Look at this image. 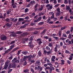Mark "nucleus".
<instances>
[{"instance_id": "obj_4", "label": "nucleus", "mask_w": 73, "mask_h": 73, "mask_svg": "<svg viewBox=\"0 0 73 73\" xmlns=\"http://www.w3.org/2000/svg\"><path fill=\"white\" fill-rule=\"evenodd\" d=\"M36 41L37 42H38L39 45H40L41 44H42V41L41 40V38H40L37 39L36 40Z\"/></svg>"}, {"instance_id": "obj_60", "label": "nucleus", "mask_w": 73, "mask_h": 73, "mask_svg": "<svg viewBox=\"0 0 73 73\" xmlns=\"http://www.w3.org/2000/svg\"><path fill=\"white\" fill-rule=\"evenodd\" d=\"M46 49H47L48 50H50V48L48 47V46H46Z\"/></svg>"}, {"instance_id": "obj_51", "label": "nucleus", "mask_w": 73, "mask_h": 73, "mask_svg": "<svg viewBox=\"0 0 73 73\" xmlns=\"http://www.w3.org/2000/svg\"><path fill=\"white\" fill-rule=\"evenodd\" d=\"M12 70H13V69H9V70L8 73H11V72Z\"/></svg>"}, {"instance_id": "obj_38", "label": "nucleus", "mask_w": 73, "mask_h": 73, "mask_svg": "<svg viewBox=\"0 0 73 73\" xmlns=\"http://www.w3.org/2000/svg\"><path fill=\"white\" fill-rule=\"evenodd\" d=\"M48 41H49V42H51V41H52V38L50 37L48 38Z\"/></svg>"}, {"instance_id": "obj_12", "label": "nucleus", "mask_w": 73, "mask_h": 73, "mask_svg": "<svg viewBox=\"0 0 73 73\" xmlns=\"http://www.w3.org/2000/svg\"><path fill=\"white\" fill-rule=\"evenodd\" d=\"M28 52L27 51H25L22 52V53L25 55H27Z\"/></svg>"}, {"instance_id": "obj_7", "label": "nucleus", "mask_w": 73, "mask_h": 73, "mask_svg": "<svg viewBox=\"0 0 73 73\" xmlns=\"http://www.w3.org/2000/svg\"><path fill=\"white\" fill-rule=\"evenodd\" d=\"M16 68V64L15 63H13L12 64H11V68Z\"/></svg>"}, {"instance_id": "obj_34", "label": "nucleus", "mask_w": 73, "mask_h": 73, "mask_svg": "<svg viewBox=\"0 0 73 73\" xmlns=\"http://www.w3.org/2000/svg\"><path fill=\"white\" fill-rule=\"evenodd\" d=\"M23 58L24 59V60L25 61V60H27V58H28V57L27 56H24Z\"/></svg>"}, {"instance_id": "obj_55", "label": "nucleus", "mask_w": 73, "mask_h": 73, "mask_svg": "<svg viewBox=\"0 0 73 73\" xmlns=\"http://www.w3.org/2000/svg\"><path fill=\"white\" fill-rule=\"evenodd\" d=\"M66 38H60V40H66Z\"/></svg>"}, {"instance_id": "obj_10", "label": "nucleus", "mask_w": 73, "mask_h": 73, "mask_svg": "<svg viewBox=\"0 0 73 73\" xmlns=\"http://www.w3.org/2000/svg\"><path fill=\"white\" fill-rule=\"evenodd\" d=\"M46 32V29H44L43 31L41 33L40 35H44V34H45V33Z\"/></svg>"}, {"instance_id": "obj_46", "label": "nucleus", "mask_w": 73, "mask_h": 73, "mask_svg": "<svg viewBox=\"0 0 73 73\" xmlns=\"http://www.w3.org/2000/svg\"><path fill=\"white\" fill-rule=\"evenodd\" d=\"M44 24L43 22H40L38 23V25H42V24Z\"/></svg>"}, {"instance_id": "obj_58", "label": "nucleus", "mask_w": 73, "mask_h": 73, "mask_svg": "<svg viewBox=\"0 0 73 73\" xmlns=\"http://www.w3.org/2000/svg\"><path fill=\"white\" fill-rule=\"evenodd\" d=\"M31 72H32V73H35V71L33 68H31Z\"/></svg>"}, {"instance_id": "obj_27", "label": "nucleus", "mask_w": 73, "mask_h": 73, "mask_svg": "<svg viewBox=\"0 0 73 73\" xmlns=\"http://www.w3.org/2000/svg\"><path fill=\"white\" fill-rule=\"evenodd\" d=\"M11 12V10L10 9H9L7 11V15H9L10 13Z\"/></svg>"}, {"instance_id": "obj_6", "label": "nucleus", "mask_w": 73, "mask_h": 73, "mask_svg": "<svg viewBox=\"0 0 73 73\" xmlns=\"http://www.w3.org/2000/svg\"><path fill=\"white\" fill-rule=\"evenodd\" d=\"M6 27L7 28H9L11 26V24H9L8 23H7L6 24Z\"/></svg>"}, {"instance_id": "obj_49", "label": "nucleus", "mask_w": 73, "mask_h": 73, "mask_svg": "<svg viewBox=\"0 0 73 73\" xmlns=\"http://www.w3.org/2000/svg\"><path fill=\"white\" fill-rule=\"evenodd\" d=\"M47 65L48 66H53V64L51 63H47Z\"/></svg>"}, {"instance_id": "obj_54", "label": "nucleus", "mask_w": 73, "mask_h": 73, "mask_svg": "<svg viewBox=\"0 0 73 73\" xmlns=\"http://www.w3.org/2000/svg\"><path fill=\"white\" fill-rule=\"evenodd\" d=\"M19 62H20V60H16L14 62L15 63H19Z\"/></svg>"}, {"instance_id": "obj_29", "label": "nucleus", "mask_w": 73, "mask_h": 73, "mask_svg": "<svg viewBox=\"0 0 73 73\" xmlns=\"http://www.w3.org/2000/svg\"><path fill=\"white\" fill-rule=\"evenodd\" d=\"M4 17L3 16V14L0 13V19H4Z\"/></svg>"}, {"instance_id": "obj_18", "label": "nucleus", "mask_w": 73, "mask_h": 73, "mask_svg": "<svg viewBox=\"0 0 73 73\" xmlns=\"http://www.w3.org/2000/svg\"><path fill=\"white\" fill-rule=\"evenodd\" d=\"M11 68H12V64H10L7 68V70H9V69Z\"/></svg>"}, {"instance_id": "obj_45", "label": "nucleus", "mask_w": 73, "mask_h": 73, "mask_svg": "<svg viewBox=\"0 0 73 73\" xmlns=\"http://www.w3.org/2000/svg\"><path fill=\"white\" fill-rule=\"evenodd\" d=\"M36 56V54H33V55H32L31 58H35Z\"/></svg>"}, {"instance_id": "obj_25", "label": "nucleus", "mask_w": 73, "mask_h": 73, "mask_svg": "<svg viewBox=\"0 0 73 73\" xmlns=\"http://www.w3.org/2000/svg\"><path fill=\"white\" fill-rule=\"evenodd\" d=\"M49 70H51V71H52V70H54V68L53 66H50V67Z\"/></svg>"}, {"instance_id": "obj_11", "label": "nucleus", "mask_w": 73, "mask_h": 73, "mask_svg": "<svg viewBox=\"0 0 73 73\" xmlns=\"http://www.w3.org/2000/svg\"><path fill=\"white\" fill-rule=\"evenodd\" d=\"M33 38H34V36L33 35H32L31 37H30L29 41H33Z\"/></svg>"}, {"instance_id": "obj_24", "label": "nucleus", "mask_w": 73, "mask_h": 73, "mask_svg": "<svg viewBox=\"0 0 73 73\" xmlns=\"http://www.w3.org/2000/svg\"><path fill=\"white\" fill-rule=\"evenodd\" d=\"M29 9L28 8H26L25 9V13H27V12H29Z\"/></svg>"}, {"instance_id": "obj_39", "label": "nucleus", "mask_w": 73, "mask_h": 73, "mask_svg": "<svg viewBox=\"0 0 73 73\" xmlns=\"http://www.w3.org/2000/svg\"><path fill=\"white\" fill-rule=\"evenodd\" d=\"M38 33V31H35L33 32V34L36 35V34H37Z\"/></svg>"}, {"instance_id": "obj_52", "label": "nucleus", "mask_w": 73, "mask_h": 73, "mask_svg": "<svg viewBox=\"0 0 73 73\" xmlns=\"http://www.w3.org/2000/svg\"><path fill=\"white\" fill-rule=\"evenodd\" d=\"M30 3L31 4V5H32V4H33L35 3V1H31Z\"/></svg>"}, {"instance_id": "obj_16", "label": "nucleus", "mask_w": 73, "mask_h": 73, "mask_svg": "<svg viewBox=\"0 0 73 73\" xmlns=\"http://www.w3.org/2000/svg\"><path fill=\"white\" fill-rule=\"evenodd\" d=\"M36 64H37L38 66H40V64H41V63H40V61L37 60L36 61Z\"/></svg>"}, {"instance_id": "obj_33", "label": "nucleus", "mask_w": 73, "mask_h": 73, "mask_svg": "<svg viewBox=\"0 0 73 73\" xmlns=\"http://www.w3.org/2000/svg\"><path fill=\"white\" fill-rule=\"evenodd\" d=\"M29 46L30 48H33L34 47V45H33V44H32L31 45H30Z\"/></svg>"}, {"instance_id": "obj_35", "label": "nucleus", "mask_w": 73, "mask_h": 73, "mask_svg": "<svg viewBox=\"0 0 73 73\" xmlns=\"http://www.w3.org/2000/svg\"><path fill=\"white\" fill-rule=\"evenodd\" d=\"M22 50H20L18 51V52L17 53L18 55H19V54H20V53H21V52Z\"/></svg>"}, {"instance_id": "obj_3", "label": "nucleus", "mask_w": 73, "mask_h": 73, "mask_svg": "<svg viewBox=\"0 0 73 73\" xmlns=\"http://www.w3.org/2000/svg\"><path fill=\"white\" fill-rule=\"evenodd\" d=\"M42 19V17H40L38 18L37 20H34V23H37V22H38V21H41Z\"/></svg>"}, {"instance_id": "obj_30", "label": "nucleus", "mask_w": 73, "mask_h": 73, "mask_svg": "<svg viewBox=\"0 0 73 73\" xmlns=\"http://www.w3.org/2000/svg\"><path fill=\"white\" fill-rule=\"evenodd\" d=\"M8 65H7V64H5L4 66V68H5V70H7V68H8Z\"/></svg>"}, {"instance_id": "obj_62", "label": "nucleus", "mask_w": 73, "mask_h": 73, "mask_svg": "<svg viewBox=\"0 0 73 73\" xmlns=\"http://www.w3.org/2000/svg\"><path fill=\"white\" fill-rule=\"evenodd\" d=\"M63 37H67V35L66 34H63L62 35Z\"/></svg>"}, {"instance_id": "obj_21", "label": "nucleus", "mask_w": 73, "mask_h": 73, "mask_svg": "<svg viewBox=\"0 0 73 73\" xmlns=\"http://www.w3.org/2000/svg\"><path fill=\"white\" fill-rule=\"evenodd\" d=\"M18 49H19L18 48H15L11 52H13V53L14 52H15V51H16V50H17Z\"/></svg>"}, {"instance_id": "obj_42", "label": "nucleus", "mask_w": 73, "mask_h": 73, "mask_svg": "<svg viewBox=\"0 0 73 73\" xmlns=\"http://www.w3.org/2000/svg\"><path fill=\"white\" fill-rule=\"evenodd\" d=\"M38 9L40 11H42V10H43V7H41L38 8Z\"/></svg>"}, {"instance_id": "obj_59", "label": "nucleus", "mask_w": 73, "mask_h": 73, "mask_svg": "<svg viewBox=\"0 0 73 73\" xmlns=\"http://www.w3.org/2000/svg\"><path fill=\"white\" fill-rule=\"evenodd\" d=\"M64 4H68V0H64Z\"/></svg>"}, {"instance_id": "obj_41", "label": "nucleus", "mask_w": 73, "mask_h": 73, "mask_svg": "<svg viewBox=\"0 0 73 73\" xmlns=\"http://www.w3.org/2000/svg\"><path fill=\"white\" fill-rule=\"evenodd\" d=\"M11 3H12L11 5H13L15 4V1L14 0H11Z\"/></svg>"}, {"instance_id": "obj_50", "label": "nucleus", "mask_w": 73, "mask_h": 73, "mask_svg": "<svg viewBox=\"0 0 73 73\" xmlns=\"http://www.w3.org/2000/svg\"><path fill=\"white\" fill-rule=\"evenodd\" d=\"M5 20L6 21H7V23L9 22V19L8 18H7L6 19H5Z\"/></svg>"}, {"instance_id": "obj_23", "label": "nucleus", "mask_w": 73, "mask_h": 73, "mask_svg": "<svg viewBox=\"0 0 73 73\" xmlns=\"http://www.w3.org/2000/svg\"><path fill=\"white\" fill-rule=\"evenodd\" d=\"M67 28V26H64L63 27L61 28V31H63V30L65 29H66V28Z\"/></svg>"}, {"instance_id": "obj_15", "label": "nucleus", "mask_w": 73, "mask_h": 73, "mask_svg": "<svg viewBox=\"0 0 73 73\" xmlns=\"http://www.w3.org/2000/svg\"><path fill=\"white\" fill-rule=\"evenodd\" d=\"M24 20V18H19L18 19V21H19V22L20 21H23Z\"/></svg>"}, {"instance_id": "obj_26", "label": "nucleus", "mask_w": 73, "mask_h": 73, "mask_svg": "<svg viewBox=\"0 0 73 73\" xmlns=\"http://www.w3.org/2000/svg\"><path fill=\"white\" fill-rule=\"evenodd\" d=\"M61 31H59V33H58V35H59V37H61Z\"/></svg>"}, {"instance_id": "obj_8", "label": "nucleus", "mask_w": 73, "mask_h": 73, "mask_svg": "<svg viewBox=\"0 0 73 73\" xmlns=\"http://www.w3.org/2000/svg\"><path fill=\"white\" fill-rule=\"evenodd\" d=\"M15 46V44H13L11 45V46H9V49L10 50H11L12 49H13Z\"/></svg>"}, {"instance_id": "obj_63", "label": "nucleus", "mask_w": 73, "mask_h": 73, "mask_svg": "<svg viewBox=\"0 0 73 73\" xmlns=\"http://www.w3.org/2000/svg\"><path fill=\"white\" fill-rule=\"evenodd\" d=\"M54 51L55 52H57V48L55 47L54 48Z\"/></svg>"}, {"instance_id": "obj_28", "label": "nucleus", "mask_w": 73, "mask_h": 73, "mask_svg": "<svg viewBox=\"0 0 73 73\" xmlns=\"http://www.w3.org/2000/svg\"><path fill=\"white\" fill-rule=\"evenodd\" d=\"M60 12H57L56 13V16L58 17V16H59L60 15Z\"/></svg>"}, {"instance_id": "obj_9", "label": "nucleus", "mask_w": 73, "mask_h": 73, "mask_svg": "<svg viewBox=\"0 0 73 73\" xmlns=\"http://www.w3.org/2000/svg\"><path fill=\"white\" fill-rule=\"evenodd\" d=\"M10 51H11V50L9 49L8 50L5 51V53H3V54L5 55V54H8Z\"/></svg>"}, {"instance_id": "obj_57", "label": "nucleus", "mask_w": 73, "mask_h": 73, "mask_svg": "<svg viewBox=\"0 0 73 73\" xmlns=\"http://www.w3.org/2000/svg\"><path fill=\"white\" fill-rule=\"evenodd\" d=\"M68 38H70V39H71L72 38V35L70 34L69 35V36L68 37Z\"/></svg>"}, {"instance_id": "obj_32", "label": "nucleus", "mask_w": 73, "mask_h": 73, "mask_svg": "<svg viewBox=\"0 0 73 73\" xmlns=\"http://www.w3.org/2000/svg\"><path fill=\"white\" fill-rule=\"evenodd\" d=\"M22 33V32L20 31H17L16 32V34L19 35V34H21Z\"/></svg>"}, {"instance_id": "obj_22", "label": "nucleus", "mask_w": 73, "mask_h": 73, "mask_svg": "<svg viewBox=\"0 0 73 73\" xmlns=\"http://www.w3.org/2000/svg\"><path fill=\"white\" fill-rule=\"evenodd\" d=\"M38 56L39 57H41L42 55V54L41 53V52L40 51H39L38 52Z\"/></svg>"}, {"instance_id": "obj_5", "label": "nucleus", "mask_w": 73, "mask_h": 73, "mask_svg": "<svg viewBox=\"0 0 73 73\" xmlns=\"http://www.w3.org/2000/svg\"><path fill=\"white\" fill-rule=\"evenodd\" d=\"M12 34L11 35V36L12 37H16L17 36V35H16V33H15V32L13 31L11 32Z\"/></svg>"}, {"instance_id": "obj_20", "label": "nucleus", "mask_w": 73, "mask_h": 73, "mask_svg": "<svg viewBox=\"0 0 73 73\" xmlns=\"http://www.w3.org/2000/svg\"><path fill=\"white\" fill-rule=\"evenodd\" d=\"M28 35V33H24L22 34V36H25Z\"/></svg>"}, {"instance_id": "obj_64", "label": "nucleus", "mask_w": 73, "mask_h": 73, "mask_svg": "<svg viewBox=\"0 0 73 73\" xmlns=\"http://www.w3.org/2000/svg\"><path fill=\"white\" fill-rule=\"evenodd\" d=\"M15 43V40H13L10 43V44H14Z\"/></svg>"}, {"instance_id": "obj_13", "label": "nucleus", "mask_w": 73, "mask_h": 73, "mask_svg": "<svg viewBox=\"0 0 73 73\" xmlns=\"http://www.w3.org/2000/svg\"><path fill=\"white\" fill-rule=\"evenodd\" d=\"M27 58L29 61L31 60V58H32V55H30L29 56H27Z\"/></svg>"}, {"instance_id": "obj_31", "label": "nucleus", "mask_w": 73, "mask_h": 73, "mask_svg": "<svg viewBox=\"0 0 73 73\" xmlns=\"http://www.w3.org/2000/svg\"><path fill=\"white\" fill-rule=\"evenodd\" d=\"M48 46L50 48H52L53 46V45H52V44L50 42L48 44Z\"/></svg>"}, {"instance_id": "obj_19", "label": "nucleus", "mask_w": 73, "mask_h": 73, "mask_svg": "<svg viewBox=\"0 0 73 73\" xmlns=\"http://www.w3.org/2000/svg\"><path fill=\"white\" fill-rule=\"evenodd\" d=\"M28 25V24H25L24 26H22L20 27V28L23 29V28H24L26 27V26Z\"/></svg>"}, {"instance_id": "obj_1", "label": "nucleus", "mask_w": 73, "mask_h": 73, "mask_svg": "<svg viewBox=\"0 0 73 73\" xmlns=\"http://www.w3.org/2000/svg\"><path fill=\"white\" fill-rule=\"evenodd\" d=\"M1 40H2V41H5V40H7V36L4 35H1Z\"/></svg>"}, {"instance_id": "obj_2", "label": "nucleus", "mask_w": 73, "mask_h": 73, "mask_svg": "<svg viewBox=\"0 0 73 73\" xmlns=\"http://www.w3.org/2000/svg\"><path fill=\"white\" fill-rule=\"evenodd\" d=\"M46 8H47L48 10L52 9L53 8V5H50V4H48L46 5Z\"/></svg>"}, {"instance_id": "obj_61", "label": "nucleus", "mask_w": 73, "mask_h": 73, "mask_svg": "<svg viewBox=\"0 0 73 73\" xmlns=\"http://www.w3.org/2000/svg\"><path fill=\"white\" fill-rule=\"evenodd\" d=\"M53 38H54L55 40H58V38H59L56 36H53Z\"/></svg>"}, {"instance_id": "obj_40", "label": "nucleus", "mask_w": 73, "mask_h": 73, "mask_svg": "<svg viewBox=\"0 0 73 73\" xmlns=\"http://www.w3.org/2000/svg\"><path fill=\"white\" fill-rule=\"evenodd\" d=\"M31 6V4L30 3L26 5V7H27V8H29V7H30Z\"/></svg>"}, {"instance_id": "obj_37", "label": "nucleus", "mask_w": 73, "mask_h": 73, "mask_svg": "<svg viewBox=\"0 0 73 73\" xmlns=\"http://www.w3.org/2000/svg\"><path fill=\"white\" fill-rule=\"evenodd\" d=\"M70 7L67 6H66V10H69L70 9Z\"/></svg>"}, {"instance_id": "obj_17", "label": "nucleus", "mask_w": 73, "mask_h": 73, "mask_svg": "<svg viewBox=\"0 0 73 73\" xmlns=\"http://www.w3.org/2000/svg\"><path fill=\"white\" fill-rule=\"evenodd\" d=\"M66 42H68L69 44H72V41L69 40V39H67L66 40Z\"/></svg>"}, {"instance_id": "obj_53", "label": "nucleus", "mask_w": 73, "mask_h": 73, "mask_svg": "<svg viewBox=\"0 0 73 73\" xmlns=\"http://www.w3.org/2000/svg\"><path fill=\"white\" fill-rule=\"evenodd\" d=\"M16 60H17V58H14V59L12 60V62H14L15 61H16Z\"/></svg>"}, {"instance_id": "obj_44", "label": "nucleus", "mask_w": 73, "mask_h": 73, "mask_svg": "<svg viewBox=\"0 0 73 73\" xmlns=\"http://www.w3.org/2000/svg\"><path fill=\"white\" fill-rule=\"evenodd\" d=\"M69 60H73V56H70L69 57Z\"/></svg>"}, {"instance_id": "obj_56", "label": "nucleus", "mask_w": 73, "mask_h": 73, "mask_svg": "<svg viewBox=\"0 0 73 73\" xmlns=\"http://www.w3.org/2000/svg\"><path fill=\"white\" fill-rule=\"evenodd\" d=\"M9 61H7L5 63L6 65H9Z\"/></svg>"}, {"instance_id": "obj_14", "label": "nucleus", "mask_w": 73, "mask_h": 73, "mask_svg": "<svg viewBox=\"0 0 73 73\" xmlns=\"http://www.w3.org/2000/svg\"><path fill=\"white\" fill-rule=\"evenodd\" d=\"M43 29V27H40L38 28H35V29L36 30H37V31H40V30H41V29Z\"/></svg>"}, {"instance_id": "obj_43", "label": "nucleus", "mask_w": 73, "mask_h": 73, "mask_svg": "<svg viewBox=\"0 0 73 73\" xmlns=\"http://www.w3.org/2000/svg\"><path fill=\"white\" fill-rule=\"evenodd\" d=\"M51 61L52 63L54 64L55 62V60L54 59H53L51 58Z\"/></svg>"}, {"instance_id": "obj_47", "label": "nucleus", "mask_w": 73, "mask_h": 73, "mask_svg": "<svg viewBox=\"0 0 73 73\" xmlns=\"http://www.w3.org/2000/svg\"><path fill=\"white\" fill-rule=\"evenodd\" d=\"M57 12H60V9L59 7H58V8L56 9Z\"/></svg>"}, {"instance_id": "obj_36", "label": "nucleus", "mask_w": 73, "mask_h": 73, "mask_svg": "<svg viewBox=\"0 0 73 73\" xmlns=\"http://www.w3.org/2000/svg\"><path fill=\"white\" fill-rule=\"evenodd\" d=\"M12 6H13V9H15V8H16V7H17L16 5L15 4V3L13 6L12 5Z\"/></svg>"}, {"instance_id": "obj_48", "label": "nucleus", "mask_w": 73, "mask_h": 73, "mask_svg": "<svg viewBox=\"0 0 73 73\" xmlns=\"http://www.w3.org/2000/svg\"><path fill=\"white\" fill-rule=\"evenodd\" d=\"M23 72H29V70L28 69H26L23 71Z\"/></svg>"}]
</instances>
